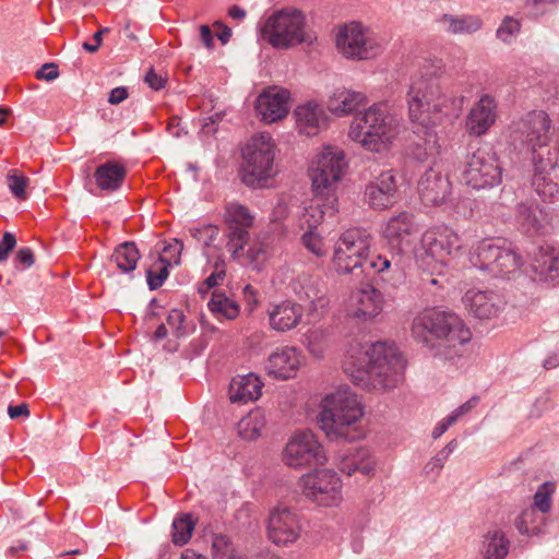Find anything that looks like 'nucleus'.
Instances as JSON below:
<instances>
[{
	"label": "nucleus",
	"instance_id": "f257e3e1",
	"mask_svg": "<svg viewBox=\"0 0 559 559\" xmlns=\"http://www.w3.org/2000/svg\"><path fill=\"white\" fill-rule=\"evenodd\" d=\"M444 67L441 60L426 61L412 78L407 93L411 121L425 133L423 143H416L411 155L425 162L439 153V145L433 128L441 124L447 117H457L464 105V96L455 95L442 79Z\"/></svg>",
	"mask_w": 559,
	"mask_h": 559
},
{
	"label": "nucleus",
	"instance_id": "864d4df0",
	"mask_svg": "<svg viewBox=\"0 0 559 559\" xmlns=\"http://www.w3.org/2000/svg\"><path fill=\"white\" fill-rule=\"evenodd\" d=\"M192 235L198 240H204V243L210 246L218 236V228L214 225H204L201 228L193 229Z\"/></svg>",
	"mask_w": 559,
	"mask_h": 559
},
{
	"label": "nucleus",
	"instance_id": "58836bf2",
	"mask_svg": "<svg viewBox=\"0 0 559 559\" xmlns=\"http://www.w3.org/2000/svg\"><path fill=\"white\" fill-rule=\"evenodd\" d=\"M211 312L218 320H234L238 317L240 307L237 301L226 296L225 293H221L214 289L212 297L207 304Z\"/></svg>",
	"mask_w": 559,
	"mask_h": 559
},
{
	"label": "nucleus",
	"instance_id": "49530a36",
	"mask_svg": "<svg viewBox=\"0 0 559 559\" xmlns=\"http://www.w3.org/2000/svg\"><path fill=\"white\" fill-rule=\"evenodd\" d=\"M28 182V178L24 175L17 174L15 169L10 170L7 175V185L11 193L19 200L26 199V188Z\"/></svg>",
	"mask_w": 559,
	"mask_h": 559
},
{
	"label": "nucleus",
	"instance_id": "6e6d98bb",
	"mask_svg": "<svg viewBox=\"0 0 559 559\" xmlns=\"http://www.w3.org/2000/svg\"><path fill=\"white\" fill-rule=\"evenodd\" d=\"M449 457L439 451L425 466L427 475L439 476Z\"/></svg>",
	"mask_w": 559,
	"mask_h": 559
},
{
	"label": "nucleus",
	"instance_id": "a211bd4d",
	"mask_svg": "<svg viewBox=\"0 0 559 559\" xmlns=\"http://www.w3.org/2000/svg\"><path fill=\"white\" fill-rule=\"evenodd\" d=\"M183 243L176 238L157 242L143 262L145 280H167L169 270L180 264Z\"/></svg>",
	"mask_w": 559,
	"mask_h": 559
},
{
	"label": "nucleus",
	"instance_id": "f8f14e48",
	"mask_svg": "<svg viewBox=\"0 0 559 559\" xmlns=\"http://www.w3.org/2000/svg\"><path fill=\"white\" fill-rule=\"evenodd\" d=\"M302 495L322 508H336L343 502V480L332 468H316L299 478Z\"/></svg>",
	"mask_w": 559,
	"mask_h": 559
},
{
	"label": "nucleus",
	"instance_id": "603ef678",
	"mask_svg": "<svg viewBox=\"0 0 559 559\" xmlns=\"http://www.w3.org/2000/svg\"><path fill=\"white\" fill-rule=\"evenodd\" d=\"M34 261L35 258L33 250L28 247L21 248L13 259L14 267L21 271L31 267L34 264Z\"/></svg>",
	"mask_w": 559,
	"mask_h": 559
},
{
	"label": "nucleus",
	"instance_id": "052dcab7",
	"mask_svg": "<svg viewBox=\"0 0 559 559\" xmlns=\"http://www.w3.org/2000/svg\"><path fill=\"white\" fill-rule=\"evenodd\" d=\"M59 72L57 66L53 63L44 64L36 73L38 80L52 81L58 78Z\"/></svg>",
	"mask_w": 559,
	"mask_h": 559
},
{
	"label": "nucleus",
	"instance_id": "a19ab883",
	"mask_svg": "<svg viewBox=\"0 0 559 559\" xmlns=\"http://www.w3.org/2000/svg\"><path fill=\"white\" fill-rule=\"evenodd\" d=\"M140 257V251L132 241L120 243L112 253L117 266L124 273L135 270Z\"/></svg>",
	"mask_w": 559,
	"mask_h": 559
},
{
	"label": "nucleus",
	"instance_id": "774afa93",
	"mask_svg": "<svg viewBox=\"0 0 559 559\" xmlns=\"http://www.w3.org/2000/svg\"><path fill=\"white\" fill-rule=\"evenodd\" d=\"M127 97H128V90L126 87H123V86L115 87L114 90H111V92L109 94L108 102L111 105H118V104L122 103L124 99H127Z\"/></svg>",
	"mask_w": 559,
	"mask_h": 559
},
{
	"label": "nucleus",
	"instance_id": "1a4fd4ad",
	"mask_svg": "<svg viewBox=\"0 0 559 559\" xmlns=\"http://www.w3.org/2000/svg\"><path fill=\"white\" fill-rule=\"evenodd\" d=\"M461 248L462 240L452 228L433 226L423 234L416 260L425 272L440 276L449 259Z\"/></svg>",
	"mask_w": 559,
	"mask_h": 559
},
{
	"label": "nucleus",
	"instance_id": "09e8293b",
	"mask_svg": "<svg viewBox=\"0 0 559 559\" xmlns=\"http://www.w3.org/2000/svg\"><path fill=\"white\" fill-rule=\"evenodd\" d=\"M356 472L364 475H370L374 471L376 462L370 454V451L365 448L354 449Z\"/></svg>",
	"mask_w": 559,
	"mask_h": 559
},
{
	"label": "nucleus",
	"instance_id": "b1692460",
	"mask_svg": "<svg viewBox=\"0 0 559 559\" xmlns=\"http://www.w3.org/2000/svg\"><path fill=\"white\" fill-rule=\"evenodd\" d=\"M255 108L265 122L281 120L289 111V92L271 86L259 95Z\"/></svg>",
	"mask_w": 559,
	"mask_h": 559
},
{
	"label": "nucleus",
	"instance_id": "13d9d810",
	"mask_svg": "<svg viewBox=\"0 0 559 559\" xmlns=\"http://www.w3.org/2000/svg\"><path fill=\"white\" fill-rule=\"evenodd\" d=\"M478 404V397L473 396L467 402L455 408L451 414H449L450 417H453V420L455 424L465 415H467L476 405Z\"/></svg>",
	"mask_w": 559,
	"mask_h": 559
},
{
	"label": "nucleus",
	"instance_id": "79ce46f5",
	"mask_svg": "<svg viewBox=\"0 0 559 559\" xmlns=\"http://www.w3.org/2000/svg\"><path fill=\"white\" fill-rule=\"evenodd\" d=\"M212 559H243L238 546L226 535H214L211 546Z\"/></svg>",
	"mask_w": 559,
	"mask_h": 559
},
{
	"label": "nucleus",
	"instance_id": "c756f323",
	"mask_svg": "<svg viewBox=\"0 0 559 559\" xmlns=\"http://www.w3.org/2000/svg\"><path fill=\"white\" fill-rule=\"evenodd\" d=\"M294 116L299 132L308 136L316 135L326 120L323 108L314 102L299 105L295 109Z\"/></svg>",
	"mask_w": 559,
	"mask_h": 559
},
{
	"label": "nucleus",
	"instance_id": "f3484780",
	"mask_svg": "<svg viewBox=\"0 0 559 559\" xmlns=\"http://www.w3.org/2000/svg\"><path fill=\"white\" fill-rule=\"evenodd\" d=\"M301 533L302 523L297 511L286 507H277L270 512L266 536L274 545L288 547L301 537Z\"/></svg>",
	"mask_w": 559,
	"mask_h": 559
},
{
	"label": "nucleus",
	"instance_id": "0eeeda50",
	"mask_svg": "<svg viewBox=\"0 0 559 559\" xmlns=\"http://www.w3.org/2000/svg\"><path fill=\"white\" fill-rule=\"evenodd\" d=\"M399 124L388 103L380 102L354 116L348 136L365 150L381 153L389 150L399 134Z\"/></svg>",
	"mask_w": 559,
	"mask_h": 559
},
{
	"label": "nucleus",
	"instance_id": "4be33fe9",
	"mask_svg": "<svg viewBox=\"0 0 559 559\" xmlns=\"http://www.w3.org/2000/svg\"><path fill=\"white\" fill-rule=\"evenodd\" d=\"M497 119V103L488 94L483 95L469 110L465 129L469 135L481 136L488 132Z\"/></svg>",
	"mask_w": 559,
	"mask_h": 559
},
{
	"label": "nucleus",
	"instance_id": "e433bc0d",
	"mask_svg": "<svg viewBox=\"0 0 559 559\" xmlns=\"http://www.w3.org/2000/svg\"><path fill=\"white\" fill-rule=\"evenodd\" d=\"M547 515L527 507L522 510L514 521V525L522 535H538L547 522Z\"/></svg>",
	"mask_w": 559,
	"mask_h": 559
},
{
	"label": "nucleus",
	"instance_id": "2eb2a0df",
	"mask_svg": "<svg viewBox=\"0 0 559 559\" xmlns=\"http://www.w3.org/2000/svg\"><path fill=\"white\" fill-rule=\"evenodd\" d=\"M371 235L362 228L346 230L336 243L334 263L340 275L359 277L358 269L361 259L368 254Z\"/></svg>",
	"mask_w": 559,
	"mask_h": 559
},
{
	"label": "nucleus",
	"instance_id": "cd10ccee",
	"mask_svg": "<svg viewBox=\"0 0 559 559\" xmlns=\"http://www.w3.org/2000/svg\"><path fill=\"white\" fill-rule=\"evenodd\" d=\"M418 230L419 224L415 216L409 212H401L388 221L383 236L392 247L400 248L404 242H408V237Z\"/></svg>",
	"mask_w": 559,
	"mask_h": 559
},
{
	"label": "nucleus",
	"instance_id": "3c124183",
	"mask_svg": "<svg viewBox=\"0 0 559 559\" xmlns=\"http://www.w3.org/2000/svg\"><path fill=\"white\" fill-rule=\"evenodd\" d=\"M167 324L173 330L175 336L180 337L187 334V329L185 326V314L181 310H170L167 316Z\"/></svg>",
	"mask_w": 559,
	"mask_h": 559
},
{
	"label": "nucleus",
	"instance_id": "9d476101",
	"mask_svg": "<svg viewBox=\"0 0 559 559\" xmlns=\"http://www.w3.org/2000/svg\"><path fill=\"white\" fill-rule=\"evenodd\" d=\"M260 35L276 49H287L302 43L311 44L314 39L307 31L302 12L290 8L271 14L260 27Z\"/></svg>",
	"mask_w": 559,
	"mask_h": 559
},
{
	"label": "nucleus",
	"instance_id": "4468645a",
	"mask_svg": "<svg viewBox=\"0 0 559 559\" xmlns=\"http://www.w3.org/2000/svg\"><path fill=\"white\" fill-rule=\"evenodd\" d=\"M283 462L290 468L301 469L326 463L325 450L317 435L309 430H298L290 436L284 450Z\"/></svg>",
	"mask_w": 559,
	"mask_h": 559
},
{
	"label": "nucleus",
	"instance_id": "37998d69",
	"mask_svg": "<svg viewBox=\"0 0 559 559\" xmlns=\"http://www.w3.org/2000/svg\"><path fill=\"white\" fill-rule=\"evenodd\" d=\"M194 526L195 522L190 514L185 513L176 516L173 522V543L177 546L186 545L192 536Z\"/></svg>",
	"mask_w": 559,
	"mask_h": 559
},
{
	"label": "nucleus",
	"instance_id": "a878e982",
	"mask_svg": "<svg viewBox=\"0 0 559 559\" xmlns=\"http://www.w3.org/2000/svg\"><path fill=\"white\" fill-rule=\"evenodd\" d=\"M451 182L448 177L435 168H429L418 181V193L426 206L441 204L450 194Z\"/></svg>",
	"mask_w": 559,
	"mask_h": 559
},
{
	"label": "nucleus",
	"instance_id": "dca6fc26",
	"mask_svg": "<svg viewBox=\"0 0 559 559\" xmlns=\"http://www.w3.org/2000/svg\"><path fill=\"white\" fill-rule=\"evenodd\" d=\"M336 47L344 57L357 60L371 59L382 50L379 39L358 22L340 28Z\"/></svg>",
	"mask_w": 559,
	"mask_h": 559
},
{
	"label": "nucleus",
	"instance_id": "bb28decb",
	"mask_svg": "<svg viewBox=\"0 0 559 559\" xmlns=\"http://www.w3.org/2000/svg\"><path fill=\"white\" fill-rule=\"evenodd\" d=\"M270 326L278 332H287L295 329L302 319L304 309L301 305L293 300H284L272 305L269 310Z\"/></svg>",
	"mask_w": 559,
	"mask_h": 559
},
{
	"label": "nucleus",
	"instance_id": "de8ad7c7",
	"mask_svg": "<svg viewBox=\"0 0 559 559\" xmlns=\"http://www.w3.org/2000/svg\"><path fill=\"white\" fill-rule=\"evenodd\" d=\"M559 0H527L524 7L525 14L533 19H538L544 14L555 10Z\"/></svg>",
	"mask_w": 559,
	"mask_h": 559
},
{
	"label": "nucleus",
	"instance_id": "2f4dec72",
	"mask_svg": "<svg viewBox=\"0 0 559 559\" xmlns=\"http://www.w3.org/2000/svg\"><path fill=\"white\" fill-rule=\"evenodd\" d=\"M367 103V96L361 92L336 88L328 100V108L332 114L344 117L353 114L358 107L365 106Z\"/></svg>",
	"mask_w": 559,
	"mask_h": 559
},
{
	"label": "nucleus",
	"instance_id": "6ab92c4d",
	"mask_svg": "<svg viewBox=\"0 0 559 559\" xmlns=\"http://www.w3.org/2000/svg\"><path fill=\"white\" fill-rule=\"evenodd\" d=\"M383 304L382 293L367 282L361 288L352 292L345 311L353 319L371 321L382 312Z\"/></svg>",
	"mask_w": 559,
	"mask_h": 559
},
{
	"label": "nucleus",
	"instance_id": "412c9836",
	"mask_svg": "<svg viewBox=\"0 0 559 559\" xmlns=\"http://www.w3.org/2000/svg\"><path fill=\"white\" fill-rule=\"evenodd\" d=\"M304 361V355L294 346L276 348L267 358L265 370L276 379L287 380L296 377Z\"/></svg>",
	"mask_w": 559,
	"mask_h": 559
},
{
	"label": "nucleus",
	"instance_id": "39448f33",
	"mask_svg": "<svg viewBox=\"0 0 559 559\" xmlns=\"http://www.w3.org/2000/svg\"><path fill=\"white\" fill-rule=\"evenodd\" d=\"M411 330L413 337L433 357L444 360L461 357L473 336L457 313L441 308H428L417 313Z\"/></svg>",
	"mask_w": 559,
	"mask_h": 559
},
{
	"label": "nucleus",
	"instance_id": "e2e57ef3",
	"mask_svg": "<svg viewBox=\"0 0 559 559\" xmlns=\"http://www.w3.org/2000/svg\"><path fill=\"white\" fill-rule=\"evenodd\" d=\"M213 28L217 38L221 40L223 45L227 44L231 37V29L226 26L221 21H216L213 23Z\"/></svg>",
	"mask_w": 559,
	"mask_h": 559
},
{
	"label": "nucleus",
	"instance_id": "bf43d9fd",
	"mask_svg": "<svg viewBox=\"0 0 559 559\" xmlns=\"http://www.w3.org/2000/svg\"><path fill=\"white\" fill-rule=\"evenodd\" d=\"M338 467L343 473L347 475L356 473L354 449H350L346 454H344L341 457Z\"/></svg>",
	"mask_w": 559,
	"mask_h": 559
},
{
	"label": "nucleus",
	"instance_id": "20e7f679",
	"mask_svg": "<svg viewBox=\"0 0 559 559\" xmlns=\"http://www.w3.org/2000/svg\"><path fill=\"white\" fill-rule=\"evenodd\" d=\"M551 119L544 110H532L523 115L510 127V141L515 150L526 151L532 155L535 168L533 186L537 194L546 201L552 200L558 193V187L544 176L559 162V143L554 151L547 150L545 157L539 150L547 147L551 140Z\"/></svg>",
	"mask_w": 559,
	"mask_h": 559
},
{
	"label": "nucleus",
	"instance_id": "393cba45",
	"mask_svg": "<svg viewBox=\"0 0 559 559\" xmlns=\"http://www.w3.org/2000/svg\"><path fill=\"white\" fill-rule=\"evenodd\" d=\"M462 301L474 317L485 320L498 316L504 307L502 297L488 290H467Z\"/></svg>",
	"mask_w": 559,
	"mask_h": 559
},
{
	"label": "nucleus",
	"instance_id": "f03ea898",
	"mask_svg": "<svg viewBox=\"0 0 559 559\" xmlns=\"http://www.w3.org/2000/svg\"><path fill=\"white\" fill-rule=\"evenodd\" d=\"M347 168L344 151L337 146H325L310 168L313 198L299 216V226L307 229L302 235L304 246L312 253H322L321 239L313 230L325 217L337 212L336 186Z\"/></svg>",
	"mask_w": 559,
	"mask_h": 559
},
{
	"label": "nucleus",
	"instance_id": "8fccbe9b",
	"mask_svg": "<svg viewBox=\"0 0 559 559\" xmlns=\"http://www.w3.org/2000/svg\"><path fill=\"white\" fill-rule=\"evenodd\" d=\"M519 31V21L511 16H507L503 19L501 25L497 29V37L504 43H511Z\"/></svg>",
	"mask_w": 559,
	"mask_h": 559
},
{
	"label": "nucleus",
	"instance_id": "5fc2aeb1",
	"mask_svg": "<svg viewBox=\"0 0 559 559\" xmlns=\"http://www.w3.org/2000/svg\"><path fill=\"white\" fill-rule=\"evenodd\" d=\"M324 332L319 329L310 330L306 334L307 346L313 355L320 356L322 354V348L317 343L324 340Z\"/></svg>",
	"mask_w": 559,
	"mask_h": 559
},
{
	"label": "nucleus",
	"instance_id": "680f3d73",
	"mask_svg": "<svg viewBox=\"0 0 559 559\" xmlns=\"http://www.w3.org/2000/svg\"><path fill=\"white\" fill-rule=\"evenodd\" d=\"M144 81L154 91L162 90L166 82L165 79L160 74H157L153 69L145 74Z\"/></svg>",
	"mask_w": 559,
	"mask_h": 559
},
{
	"label": "nucleus",
	"instance_id": "473e14b6",
	"mask_svg": "<svg viewBox=\"0 0 559 559\" xmlns=\"http://www.w3.org/2000/svg\"><path fill=\"white\" fill-rule=\"evenodd\" d=\"M263 382L254 373L237 376L229 384V399L233 403H248L261 396Z\"/></svg>",
	"mask_w": 559,
	"mask_h": 559
},
{
	"label": "nucleus",
	"instance_id": "f704fd0d",
	"mask_svg": "<svg viewBox=\"0 0 559 559\" xmlns=\"http://www.w3.org/2000/svg\"><path fill=\"white\" fill-rule=\"evenodd\" d=\"M438 23L443 31L453 35L474 34L483 26V20L478 15L472 14H443Z\"/></svg>",
	"mask_w": 559,
	"mask_h": 559
},
{
	"label": "nucleus",
	"instance_id": "c85d7f7f",
	"mask_svg": "<svg viewBox=\"0 0 559 559\" xmlns=\"http://www.w3.org/2000/svg\"><path fill=\"white\" fill-rule=\"evenodd\" d=\"M507 241L504 238L481 240L471 257V263L479 270L487 271L492 277L495 264L499 261Z\"/></svg>",
	"mask_w": 559,
	"mask_h": 559
},
{
	"label": "nucleus",
	"instance_id": "a18cd8bd",
	"mask_svg": "<svg viewBox=\"0 0 559 559\" xmlns=\"http://www.w3.org/2000/svg\"><path fill=\"white\" fill-rule=\"evenodd\" d=\"M390 265L391 262L385 257L377 255L376 258H370L368 254H366L359 264V277L364 275L366 280H373L374 274L383 272L384 270L389 269Z\"/></svg>",
	"mask_w": 559,
	"mask_h": 559
},
{
	"label": "nucleus",
	"instance_id": "72a5a7b5",
	"mask_svg": "<svg viewBox=\"0 0 559 559\" xmlns=\"http://www.w3.org/2000/svg\"><path fill=\"white\" fill-rule=\"evenodd\" d=\"M127 175V169L122 164L117 162H106L97 166L94 178L96 185L102 190H118Z\"/></svg>",
	"mask_w": 559,
	"mask_h": 559
},
{
	"label": "nucleus",
	"instance_id": "ea45409f",
	"mask_svg": "<svg viewBox=\"0 0 559 559\" xmlns=\"http://www.w3.org/2000/svg\"><path fill=\"white\" fill-rule=\"evenodd\" d=\"M266 424L262 409L255 408L243 416L238 423V433L245 440H254L261 436Z\"/></svg>",
	"mask_w": 559,
	"mask_h": 559
},
{
	"label": "nucleus",
	"instance_id": "7ed1b4c3",
	"mask_svg": "<svg viewBox=\"0 0 559 559\" xmlns=\"http://www.w3.org/2000/svg\"><path fill=\"white\" fill-rule=\"evenodd\" d=\"M344 372L364 390H385L401 381L405 361L394 343H352L343 362Z\"/></svg>",
	"mask_w": 559,
	"mask_h": 559
},
{
	"label": "nucleus",
	"instance_id": "c9c22d12",
	"mask_svg": "<svg viewBox=\"0 0 559 559\" xmlns=\"http://www.w3.org/2000/svg\"><path fill=\"white\" fill-rule=\"evenodd\" d=\"M510 550V540L501 528L489 530L483 537V559H504Z\"/></svg>",
	"mask_w": 559,
	"mask_h": 559
},
{
	"label": "nucleus",
	"instance_id": "5701e85b",
	"mask_svg": "<svg viewBox=\"0 0 559 559\" xmlns=\"http://www.w3.org/2000/svg\"><path fill=\"white\" fill-rule=\"evenodd\" d=\"M547 211L533 200L520 202L515 213V224L519 230L527 236L544 234L549 224Z\"/></svg>",
	"mask_w": 559,
	"mask_h": 559
},
{
	"label": "nucleus",
	"instance_id": "c03bdc74",
	"mask_svg": "<svg viewBox=\"0 0 559 559\" xmlns=\"http://www.w3.org/2000/svg\"><path fill=\"white\" fill-rule=\"evenodd\" d=\"M557 484L555 481H545L538 486L533 496V502L530 507L534 508L548 516L552 507V496L556 492Z\"/></svg>",
	"mask_w": 559,
	"mask_h": 559
},
{
	"label": "nucleus",
	"instance_id": "4c0bfd02",
	"mask_svg": "<svg viewBox=\"0 0 559 559\" xmlns=\"http://www.w3.org/2000/svg\"><path fill=\"white\" fill-rule=\"evenodd\" d=\"M522 264L521 257L516 253L511 241H507L499 261L495 264L492 277L496 280H510V275H514Z\"/></svg>",
	"mask_w": 559,
	"mask_h": 559
},
{
	"label": "nucleus",
	"instance_id": "ddd939ff",
	"mask_svg": "<svg viewBox=\"0 0 559 559\" xmlns=\"http://www.w3.org/2000/svg\"><path fill=\"white\" fill-rule=\"evenodd\" d=\"M502 171L497 154L479 147L466 156L461 180L474 190L492 189L502 182Z\"/></svg>",
	"mask_w": 559,
	"mask_h": 559
},
{
	"label": "nucleus",
	"instance_id": "6e6552de",
	"mask_svg": "<svg viewBox=\"0 0 559 559\" xmlns=\"http://www.w3.org/2000/svg\"><path fill=\"white\" fill-rule=\"evenodd\" d=\"M227 251L234 258L247 255L250 263L258 267L269 257V247L263 242L250 243L249 229L253 225L250 211L238 203H231L226 209Z\"/></svg>",
	"mask_w": 559,
	"mask_h": 559
},
{
	"label": "nucleus",
	"instance_id": "7c9ffc66",
	"mask_svg": "<svg viewBox=\"0 0 559 559\" xmlns=\"http://www.w3.org/2000/svg\"><path fill=\"white\" fill-rule=\"evenodd\" d=\"M536 275L545 280L559 278V247L544 243L536 249L532 261Z\"/></svg>",
	"mask_w": 559,
	"mask_h": 559
},
{
	"label": "nucleus",
	"instance_id": "0e129e2a",
	"mask_svg": "<svg viewBox=\"0 0 559 559\" xmlns=\"http://www.w3.org/2000/svg\"><path fill=\"white\" fill-rule=\"evenodd\" d=\"M454 424H455V421L453 420V417H450L449 415L445 416L433 428L432 433H431L432 438L433 439L440 438Z\"/></svg>",
	"mask_w": 559,
	"mask_h": 559
},
{
	"label": "nucleus",
	"instance_id": "9b49d317",
	"mask_svg": "<svg viewBox=\"0 0 559 559\" xmlns=\"http://www.w3.org/2000/svg\"><path fill=\"white\" fill-rule=\"evenodd\" d=\"M276 145L267 133L253 135L242 150L241 179L252 188L262 187L276 175Z\"/></svg>",
	"mask_w": 559,
	"mask_h": 559
},
{
	"label": "nucleus",
	"instance_id": "aec40b11",
	"mask_svg": "<svg viewBox=\"0 0 559 559\" xmlns=\"http://www.w3.org/2000/svg\"><path fill=\"white\" fill-rule=\"evenodd\" d=\"M365 201L374 210H384L397 202V182L389 170L380 174L365 189Z\"/></svg>",
	"mask_w": 559,
	"mask_h": 559
},
{
	"label": "nucleus",
	"instance_id": "423d86ee",
	"mask_svg": "<svg viewBox=\"0 0 559 559\" xmlns=\"http://www.w3.org/2000/svg\"><path fill=\"white\" fill-rule=\"evenodd\" d=\"M364 415L358 395L347 386L338 388L321 400L319 427L330 440L357 441L366 433Z\"/></svg>",
	"mask_w": 559,
	"mask_h": 559
},
{
	"label": "nucleus",
	"instance_id": "4d7b16f0",
	"mask_svg": "<svg viewBox=\"0 0 559 559\" xmlns=\"http://www.w3.org/2000/svg\"><path fill=\"white\" fill-rule=\"evenodd\" d=\"M15 246V236L10 231H5L2 239L0 240V262L8 260L10 252L14 249Z\"/></svg>",
	"mask_w": 559,
	"mask_h": 559
},
{
	"label": "nucleus",
	"instance_id": "69168bd1",
	"mask_svg": "<svg viewBox=\"0 0 559 559\" xmlns=\"http://www.w3.org/2000/svg\"><path fill=\"white\" fill-rule=\"evenodd\" d=\"M108 32V28H102L93 35V43L85 41L83 48L88 52H96L102 45L103 34Z\"/></svg>",
	"mask_w": 559,
	"mask_h": 559
},
{
	"label": "nucleus",
	"instance_id": "338daca9",
	"mask_svg": "<svg viewBox=\"0 0 559 559\" xmlns=\"http://www.w3.org/2000/svg\"><path fill=\"white\" fill-rule=\"evenodd\" d=\"M167 131L173 136L179 138L185 132L181 126V119L177 116L170 117L167 123Z\"/></svg>",
	"mask_w": 559,
	"mask_h": 559
}]
</instances>
